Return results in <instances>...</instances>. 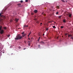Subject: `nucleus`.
I'll return each instance as SVG.
<instances>
[{"label":"nucleus","instance_id":"nucleus-11","mask_svg":"<svg viewBox=\"0 0 73 73\" xmlns=\"http://www.w3.org/2000/svg\"><path fill=\"white\" fill-rule=\"evenodd\" d=\"M15 21H18V19H17V18H16L15 19Z\"/></svg>","mask_w":73,"mask_h":73},{"label":"nucleus","instance_id":"nucleus-7","mask_svg":"<svg viewBox=\"0 0 73 73\" xmlns=\"http://www.w3.org/2000/svg\"><path fill=\"white\" fill-rule=\"evenodd\" d=\"M2 26H1L0 27V31L2 30Z\"/></svg>","mask_w":73,"mask_h":73},{"label":"nucleus","instance_id":"nucleus-14","mask_svg":"<svg viewBox=\"0 0 73 73\" xmlns=\"http://www.w3.org/2000/svg\"><path fill=\"white\" fill-rule=\"evenodd\" d=\"M59 19H61V16H59Z\"/></svg>","mask_w":73,"mask_h":73},{"label":"nucleus","instance_id":"nucleus-4","mask_svg":"<svg viewBox=\"0 0 73 73\" xmlns=\"http://www.w3.org/2000/svg\"><path fill=\"white\" fill-rule=\"evenodd\" d=\"M68 16L70 17H71V16H72V15L71 14H68Z\"/></svg>","mask_w":73,"mask_h":73},{"label":"nucleus","instance_id":"nucleus-43","mask_svg":"<svg viewBox=\"0 0 73 73\" xmlns=\"http://www.w3.org/2000/svg\"><path fill=\"white\" fill-rule=\"evenodd\" d=\"M12 21H11V22H12Z\"/></svg>","mask_w":73,"mask_h":73},{"label":"nucleus","instance_id":"nucleus-33","mask_svg":"<svg viewBox=\"0 0 73 73\" xmlns=\"http://www.w3.org/2000/svg\"><path fill=\"white\" fill-rule=\"evenodd\" d=\"M31 34V33H29V35H30Z\"/></svg>","mask_w":73,"mask_h":73},{"label":"nucleus","instance_id":"nucleus-28","mask_svg":"<svg viewBox=\"0 0 73 73\" xmlns=\"http://www.w3.org/2000/svg\"><path fill=\"white\" fill-rule=\"evenodd\" d=\"M19 49H21V47L19 46Z\"/></svg>","mask_w":73,"mask_h":73},{"label":"nucleus","instance_id":"nucleus-42","mask_svg":"<svg viewBox=\"0 0 73 73\" xmlns=\"http://www.w3.org/2000/svg\"><path fill=\"white\" fill-rule=\"evenodd\" d=\"M29 35L28 36V37H29Z\"/></svg>","mask_w":73,"mask_h":73},{"label":"nucleus","instance_id":"nucleus-1","mask_svg":"<svg viewBox=\"0 0 73 73\" xmlns=\"http://www.w3.org/2000/svg\"><path fill=\"white\" fill-rule=\"evenodd\" d=\"M23 38V37L20 34H18L16 36V38H15V40H21Z\"/></svg>","mask_w":73,"mask_h":73},{"label":"nucleus","instance_id":"nucleus-24","mask_svg":"<svg viewBox=\"0 0 73 73\" xmlns=\"http://www.w3.org/2000/svg\"><path fill=\"white\" fill-rule=\"evenodd\" d=\"M8 37H9L10 36V35H8L7 36Z\"/></svg>","mask_w":73,"mask_h":73},{"label":"nucleus","instance_id":"nucleus-9","mask_svg":"<svg viewBox=\"0 0 73 73\" xmlns=\"http://www.w3.org/2000/svg\"><path fill=\"white\" fill-rule=\"evenodd\" d=\"M72 35H68V37L69 38V37H72Z\"/></svg>","mask_w":73,"mask_h":73},{"label":"nucleus","instance_id":"nucleus-34","mask_svg":"<svg viewBox=\"0 0 73 73\" xmlns=\"http://www.w3.org/2000/svg\"><path fill=\"white\" fill-rule=\"evenodd\" d=\"M24 50H25V49H26V48H24L23 49Z\"/></svg>","mask_w":73,"mask_h":73},{"label":"nucleus","instance_id":"nucleus-36","mask_svg":"<svg viewBox=\"0 0 73 73\" xmlns=\"http://www.w3.org/2000/svg\"><path fill=\"white\" fill-rule=\"evenodd\" d=\"M43 15H44V16H45V14H43Z\"/></svg>","mask_w":73,"mask_h":73},{"label":"nucleus","instance_id":"nucleus-6","mask_svg":"<svg viewBox=\"0 0 73 73\" xmlns=\"http://www.w3.org/2000/svg\"><path fill=\"white\" fill-rule=\"evenodd\" d=\"M34 12H35V13H37V10H35L34 11Z\"/></svg>","mask_w":73,"mask_h":73},{"label":"nucleus","instance_id":"nucleus-44","mask_svg":"<svg viewBox=\"0 0 73 73\" xmlns=\"http://www.w3.org/2000/svg\"><path fill=\"white\" fill-rule=\"evenodd\" d=\"M0 44H1V43H0Z\"/></svg>","mask_w":73,"mask_h":73},{"label":"nucleus","instance_id":"nucleus-12","mask_svg":"<svg viewBox=\"0 0 73 73\" xmlns=\"http://www.w3.org/2000/svg\"><path fill=\"white\" fill-rule=\"evenodd\" d=\"M31 15H34V13H31Z\"/></svg>","mask_w":73,"mask_h":73},{"label":"nucleus","instance_id":"nucleus-23","mask_svg":"<svg viewBox=\"0 0 73 73\" xmlns=\"http://www.w3.org/2000/svg\"><path fill=\"white\" fill-rule=\"evenodd\" d=\"M1 13H0V17H1Z\"/></svg>","mask_w":73,"mask_h":73},{"label":"nucleus","instance_id":"nucleus-17","mask_svg":"<svg viewBox=\"0 0 73 73\" xmlns=\"http://www.w3.org/2000/svg\"><path fill=\"white\" fill-rule=\"evenodd\" d=\"M21 5V3H19L18 4V5Z\"/></svg>","mask_w":73,"mask_h":73},{"label":"nucleus","instance_id":"nucleus-3","mask_svg":"<svg viewBox=\"0 0 73 73\" xmlns=\"http://www.w3.org/2000/svg\"><path fill=\"white\" fill-rule=\"evenodd\" d=\"M26 35H27V34H23V35L22 36V37H24L25 36H26Z\"/></svg>","mask_w":73,"mask_h":73},{"label":"nucleus","instance_id":"nucleus-30","mask_svg":"<svg viewBox=\"0 0 73 73\" xmlns=\"http://www.w3.org/2000/svg\"><path fill=\"white\" fill-rule=\"evenodd\" d=\"M34 20H37V19H34Z\"/></svg>","mask_w":73,"mask_h":73},{"label":"nucleus","instance_id":"nucleus-26","mask_svg":"<svg viewBox=\"0 0 73 73\" xmlns=\"http://www.w3.org/2000/svg\"><path fill=\"white\" fill-rule=\"evenodd\" d=\"M71 39H72V40H73V37H71Z\"/></svg>","mask_w":73,"mask_h":73},{"label":"nucleus","instance_id":"nucleus-45","mask_svg":"<svg viewBox=\"0 0 73 73\" xmlns=\"http://www.w3.org/2000/svg\"><path fill=\"white\" fill-rule=\"evenodd\" d=\"M42 14H43V13H42Z\"/></svg>","mask_w":73,"mask_h":73},{"label":"nucleus","instance_id":"nucleus-10","mask_svg":"<svg viewBox=\"0 0 73 73\" xmlns=\"http://www.w3.org/2000/svg\"><path fill=\"white\" fill-rule=\"evenodd\" d=\"M63 21L64 23H66V21L65 19L63 20Z\"/></svg>","mask_w":73,"mask_h":73},{"label":"nucleus","instance_id":"nucleus-22","mask_svg":"<svg viewBox=\"0 0 73 73\" xmlns=\"http://www.w3.org/2000/svg\"><path fill=\"white\" fill-rule=\"evenodd\" d=\"M40 38H39L38 39V41H39V40H40Z\"/></svg>","mask_w":73,"mask_h":73},{"label":"nucleus","instance_id":"nucleus-31","mask_svg":"<svg viewBox=\"0 0 73 73\" xmlns=\"http://www.w3.org/2000/svg\"><path fill=\"white\" fill-rule=\"evenodd\" d=\"M24 32L22 33V35H24Z\"/></svg>","mask_w":73,"mask_h":73},{"label":"nucleus","instance_id":"nucleus-8","mask_svg":"<svg viewBox=\"0 0 73 73\" xmlns=\"http://www.w3.org/2000/svg\"><path fill=\"white\" fill-rule=\"evenodd\" d=\"M28 26H26L25 25H24V28H26V27H28Z\"/></svg>","mask_w":73,"mask_h":73},{"label":"nucleus","instance_id":"nucleus-39","mask_svg":"<svg viewBox=\"0 0 73 73\" xmlns=\"http://www.w3.org/2000/svg\"><path fill=\"white\" fill-rule=\"evenodd\" d=\"M43 36H44V34H43Z\"/></svg>","mask_w":73,"mask_h":73},{"label":"nucleus","instance_id":"nucleus-40","mask_svg":"<svg viewBox=\"0 0 73 73\" xmlns=\"http://www.w3.org/2000/svg\"><path fill=\"white\" fill-rule=\"evenodd\" d=\"M39 39H40V37H39Z\"/></svg>","mask_w":73,"mask_h":73},{"label":"nucleus","instance_id":"nucleus-41","mask_svg":"<svg viewBox=\"0 0 73 73\" xmlns=\"http://www.w3.org/2000/svg\"><path fill=\"white\" fill-rule=\"evenodd\" d=\"M54 24H56V22H54Z\"/></svg>","mask_w":73,"mask_h":73},{"label":"nucleus","instance_id":"nucleus-21","mask_svg":"<svg viewBox=\"0 0 73 73\" xmlns=\"http://www.w3.org/2000/svg\"><path fill=\"white\" fill-rule=\"evenodd\" d=\"M49 29L48 28H47L46 29V31H48Z\"/></svg>","mask_w":73,"mask_h":73},{"label":"nucleus","instance_id":"nucleus-25","mask_svg":"<svg viewBox=\"0 0 73 73\" xmlns=\"http://www.w3.org/2000/svg\"><path fill=\"white\" fill-rule=\"evenodd\" d=\"M30 45H31V44L29 43V44H28V46H30Z\"/></svg>","mask_w":73,"mask_h":73},{"label":"nucleus","instance_id":"nucleus-35","mask_svg":"<svg viewBox=\"0 0 73 73\" xmlns=\"http://www.w3.org/2000/svg\"><path fill=\"white\" fill-rule=\"evenodd\" d=\"M40 45H38V47H39V48L40 47Z\"/></svg>","mask_w":73,"mask_h":73},{"label":"nucleus","instance_id":"nucleus-15","mask_svg":"<svg viewBox=\"0 0 73 73\" xmlns=\"http://www.w3.org/2000/svg\"><path fill=\"white\" fill-rule=\"evenodd\" d=\"M4 28L5 29H7V27H4Z\"/></svg>","mask_w":73,"mask_h":73},{"label":"nucleus","instance_id":"nucleus-5","mask_svg":"<svg viewBox=\"0 0 73 73\" xmlns=\"http://www.w3.org/2000/svg\"><path fill=\"white\" fill-rule=\"evenodd\" d=\"M40 43L41 44H44V42H42V41H41L40 42Z\"/></svg>","mask_w":73,"mask_h":73},{"label":"nucleus","instance_id":"nucleus-32","mask_svg":"<svg viewBox=\"0 0 73 73\" xmlns=\"http://www.w3.org/2000/svg\"><path fill=\"white\" fill-rule=\"evenodd\" d=\"M40 24L41 26V25H42V23H40Z\"/></svg>","mask_w":73,"mask_h":73},{"label":"nucleus","instance_id":"nucleus-20","mask_svg":"<svg viewBox=\"0 0 73 73\" xmlns=\"http://www.w3.org/2000/svg\"><path fill=\"white\" fill-rule=\"evenodd\" d=\"M25 1L26 2H28V0H26Z\"/></svg>","mask_w":73,"mask_h":73},{"label":"nucleus","instance_id":"nucleus-16","mask_svg":"<svg viewBox=\"0 0 73 73\" xmlns=\"http://www.w3.org/2000/svg\"><path fill=\"white\" fill-rule=\"evenodd\" d=\"M55 27H55V26H53V28H55Z\"/></svg>","mask_w":73,"mask_h":73},{"label":"nucleus","instance_id":"nucleus-27","mask_svg":"<svg viewBox=\"0 0 73 73\" xmlns=\"http://www.w3.org/2000/svg\"><path fill=\"white\" fill-rule=\"evenodd\" d=\"M23 1H21V3H23Z\"/></svg>","mask_w":73,"mask_h":73},{"label":"nucleus","instance_id":"nucleus-13","mask_svg":"<svg viewBox=\"0 0 73 73\" xmlns=\"http://www.w3.org/2000/svg\"><path fill=\"white\" fill-rule=\"evenodd\" d=\"M56 8H60V7H59V6H56Z\"/></svg>","mask_w":73,"mask_h":73},{"label":"nucleus","instance_id":"nucleus-19","mask_svg":"<svg viewBox=\"0 0 73 73\" xmlns=\"http://www.w3.org/2000/svg\"><path fill=\"white\" fill-rule=\"evenodd\" d=\"M61 28L62 29V28H64V27H63V26H61Z\"/></svg>","mask_w":73,"mask_h":73},{"label":"nucleus","instance_id":"nucleus-29","mask_svg":"<svg viewBox=\"0 0 73 73\" xmlns=\"http://www.w3.org/2000/svg\"><path fill=\"white\" fill-rule=\"evenodd\" d=\"M58 13V12H57L56 13V15H57Z\"/></svg>","mask_w":73,"mask_h":73},{"label":"nucleus","instance_id":"nucleus-18","mask_svg":"<svg viewBox=\"0 0 73 73\" xmlns=\"http://www.w3.org/2000/svg\"><path fill=\"white\" fill-rule=\"evenodd\" d=\"M61 1H62V2H65V1L64 0H61Z\"/></svg>","mask_w":73,"mask_h":73},{"label":"nucleus","instance_id":"nucleus-38","mask_svg":"<svg viewBox=\"0 0 73 73\" xmlns=\"http://www.w3.org/2000/svg\"><path fill=\"white\" fill-rule=\"evenodd\" d=\"M28 39H29V40H30V38H28Z\"/></svg>","mask_w":73,"mask_h":73},{"label":"nucleus","instance_id":"nucleus-2","mask_svg":"<svg viewBox=\"0 0 73 73\" xmlns=\"http://www.w3.org/2000/svg\"><path fill=\"white\" fill-rule=\"evenodd\" d=\"M3 33H4V30H2L0 31V33L1 34H3Z\"/></svg>","mask_w":73,"mask_h":73},{"label":"nucleus","instance_id":"nucleus-37","mask_svg":"<svg viewBox=\"0 0 73 73\" xmlns=\"http://www.w3.org/2000/svg\"><path fill=\"white\" fill-rule=\"evenodd\" d=\"M58 37H57V38H57V39H58Z\"/></svg>","mask_w":73,"mask_h":73}]
</instances>
